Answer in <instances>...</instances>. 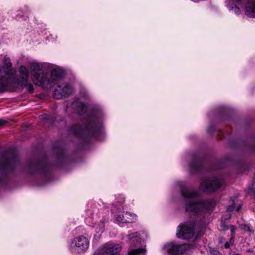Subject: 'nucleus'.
Returning <instances> with one entry per match:
<instances>
[{
  "mask_svg": "<svg viewBox=\"0 0 255 255\" xmlns=\"http://www.w3.org/2000/svg\"><path fill=\"white\" fill-rule=\"evenodd\" d=\"M209 252L210 255H222L221 253L216 248L209 247Z\"/></svg>",
  "mask_w": 255,
  "mask_h": 255,
  "instance_id": "nucleus-27",
  "label": "nucleus"
},
{
  "mask_svg": "<svg viewBox=\"0 0 255 255\" xmlns=\"http://www.w3.org/2000/svg\"><path fill=\"white\" fill-rule=\"evenodd\" d=\"M248 253H253V251L252 250H248L247 251Z\"/></svg>",
  "mask_w": 255,
  "mask_h": 255,
  "instance_id": "nucleus-38",
  "label": "nucleus"
},
{
  "mask_svg": "<svg viewBox=\"0 0 255 255\" xmlns=\"http://www.w3.org/2000/svg\"><path fill=\"white\" fill-rule=\"evenodd\" d=\"M136 233H132V234L129 235L128 236V239L130 241L131 247L140 245L141 244V239L136 236H134V235Z\"/></svg>",
  "mask_w": 255,
  "mask_h": 255,
  "instance_id": "nucleus-22",
  "label": "nucleus"
},
{
  "mask_svg": "<svg viewBox=\"0 0 255 255\" xmlns=\"http://www.w3.org/2000/svg\"><path fill=\"white\" fill-rule=\"evenodd\" d=\"M229 229L231 230V236H235V232L236 230L237 229V228L236 226L231 225L230 226Z\"/></svg>",
  "mask_w": 255,
  "mask_h": 255,
  "instance_id": "nucleus-31",
  "label": "nucleus"
},
{
  "mask_svg": "<svg viewBox=\"0 0 255 255\" xmlns=\"http://www.w3.org/2000/svg\"><path fill=\"white\" fill-rule=\"evenodd\" d=\"M196 221L192 220L180 223L177 227L176 236L178 239L189 240L195 234Z\"/></svg>",
  "mask_w": 255,
  "mask_h": 255,
  "instance_id": "nucleus-8",
  "label": "nucleus"
},
{
  "mask_svg": "<svg viewBox=\"0 0 255 255\" xmlns=\"http://www.w3.org/2000/svg\"><path fill=\"white\" fill-rule=\"evenodd\" d=\"M249 190L252 192H253L254 195L255 196V188H254L253 187L249 188Z\"/></svg>",
  "mask_w": 255,
  "mask_h": 255,
  "instance_id": "nucleus-36",
  "label": "nucleus"
},
{
  "mask_svg": "<svg viewBox=\"0 0 255 255\" xmlns=\"http://www.w3.org/2000/svg\"><path fill=\"white\" fill-rule=\"evenodd\" d=\"M216 125L213 123H211L208 127L207 131L208 134L213 135L215 131H217V136L218 140H222L226 137V135H230L232 132V128L230 126H227L224 130L221 128L216 129Z\"/></svg>",
  "mask_w": 255,
  "mask_h": 255,
  "instance_id": "nucleus-12",
  "label": "nucleus"
},
{
  "mask_svg": "<svg viewBox=\"0 0 255 255\" xmlns=\"http://www.w3.org/2000/svg\"><path fill=\"white\" fill-rule=\"evenodd\" d=\"M241 209V206L239 205L236 209L237 211L239 212Z\"/></svg>",
  "mask_w": 255,
  "mask_h": 255,
  "instance_id": "nucleus-37",
  "label": "nucleus"
},
{
  "mask_svg": "<svg viewBox=\"0 0 255 255\" xmlns=\"http://www.w3.org/2000/svg\"><path fill=\"white\" fill-rule=\"evenodd\" d=\"M221 227L222 228L223 231H227L229 229L230 226H229L226 223L225 221L221 220Z\"/></svg>",
  "mask_w": 255,
  "mask_h": 255,
  "instance_id": "nucleus-29",
  "label": "nucleus"
},
{
  "mask_svg": "<svg viewBox=\"0 0 255 255\" xmlns=\"http://www.w3.org/2000/svg\"><path fill=\"white\" fill-rule=\"evenodd\" d=\"M230 246L231 244L228 242H226L225 244H224V247L226 249H229L230 247Z\"/></svg>",
  "mask_w": 255,
  "mask_h": 255,
  "instance_id": "nucleus-34",
  "label": "nucleus"
},
{
  "mask_svg": "<svg viewBox=\"0 0 255 255\" xmlns=\"http://www.w3.org/2000/svg\"><path fill=\"white\" fill-rule=\"evenodd\" d=\"M234 11L236 13H237V14H239L241 13V9L240 8H239V7L236 6L234 8Z\"/></svg>",
  "mask_w": 255,
  "mask_h": 255,
  "instance_id": "nucleus-32",
  "label": "nucleus"
},
{
  "mask_svg": "<svg viewBox=\"0 0 255 255\" xmlns=\"http://www.w3.org/2000/svg\"><path fill=\"white\" fill-rule=\"evenodd\" d=\"M235 255H241L239 253H235Z\"/></svg>",
  "mask_w": 255,
  "mask_h": 255,
  "instance_id": "nucleus-39",
  "label": "nucleus"
},
{
  "mask_svg": "<svg viewBox=\"0 0 255 255\" xmlns=\"http://www.w3.org/2000/svg\"><path fill=\"white\" fill-rule=\"evenodd\" d=\"M223 185V181L217 177H206L200 184V189L205 193H215Z\"/></svg>",
  "mask_w": 255,
  "mask_h": 255,
  "instance_id": "nucleus-9",
  "label": "nucleus"
},
{
  "mask_svg": "<svg viewBox=\"0 0 255 255\" xmlns=\"http://www.w3.org/2000/svg\"><path fill=\"white\" fill-rule=\"evenodd\" d=\"M7 123V122L0 119V126L4 125Z\"/></svg>",
  "mask_w": 255,
  "mask_h": 255,
  "instance_id": "nucleus-35",
  "label": "nucleus"
},
{
  "mask_svg": "<svg viewBox=\"0 0 255 255\" xmlns=\"http://www.w3.org/2000/svg\"><path fill=\"white\" fill-rule=\"evenodd\" d=\"M116 220L123 223H131L136 221L137 216L135 214L128 212L119 213L116 214Z\"/></svg>",
  "mask_w": 255,
  "mask_h": 255,
  "instance_id": "nucleus-16",
  "label": "nucleus"
},
{
  "mask_svg": "<svg viewBox=\"0 0 255 255\" xmlns=\"http://www.w3.org/2000/svg\"><path fill=\"white\" fill-rule=\"evenodd\" d=\"M204 159L203 156L197 154L193 155L192 160L189 163L191 174L202 173L206 171L204 165Z\"/></svg>",
  "mask_w": 255,
  "mask_h": 255,
  "instance_id": "nucleus-11",
  "label": "nucleus"
},
{
  "mask_svg": "<svg viewBox=\"0 0 255 255\" xmlns=\"http://www.w3.org/2000/svg\"><path fill=\"white\" fill-rule=\"evenodd\" d=\"M87 106L84 103H80V104L77 106V110L78 113L80 115H84L87 111Z\"/></svg>",
  "mask_w": 255,
  "mask_h": 255,
  "instance_id": "nucleus-23",
  "label": "nucleus"
},
{
  "mask_svg": "<svg viewBox=\"0 0 255 255\" xmlns=\"http://www.w3.org/2000/svg\"><path fill=\"white\" fill-rule=\"evenodd\" d=\"M237 198V197H235V196H233V197H230V202L231 203V204L229 206V208H228V210L229 211H232L235 209L236 200Z\"/></svg>",
  "mask_w": 255,
  "mask_h": 255,
  "instance_id": "nucleus-26",
  "label": "nucleus"
},
{
  "mask_svg": "<svg viewBox=\"0 0 255 255\" xmlns=\"http://www.w3.org/2000/svg\"><path fill=\"white\" fill-rule=\"evenodd\" d=\"M218 117L221 122L224 120H230L231 118V112L226 108H221L218 111Z\"/></svg>",
  "mask_w": 255,
  "mask_h": 255,
  "instance_id": "nucleus-21",
  "label": "nucleus"
},
{
  "mask_svg": "<svg viewBox=\"0 0 255 255\" xmlns=\"http://www.w3.org/2000/svg\"><path fill=\"white\" fill-rule=\"evenodd\" d=\"M180 190L181 195L184 199H194L199 195L197 191H191L185 185H181Z\"/></svg>",
  "mask_w": 255,
  "mask_h": 255,
  "instance_id": "nucleus-18",
  "label": "nucleus"
},
{
  "mask_svg": "<svg viewBox=\"0 0 255 255\" xmlns=\"http://www.w3.org/2000/svg\"><path fill=\"white\" fill-rule=\"evenodd\" d=\"M241 228L242 230L247 231L250 233H252L253 231L250 228V226L247 224H242L241 225Z\"/></svg>",
  "mask_w": 255,
  "mask_h": 255,
  "instance_id": "nucleus-30",
  "label": "nucleus"
},
{
  "mask_svg": "<svg viewBox=\"0 0 255 255\" xmlns=\"http://www.w3.org/2000/svg\"><path fill=\"white\" fill-rule=\"evenodd\" d=\"M236 165L239 173H243L245 172H248L250 170V164L242 160H238L236 163Z\"/></svg>",
  "mask_w": 255,
  "mask_h": 255,
  "instance_id": "nucleus-19",
  "label": "nucleus"
},
{
  "mask_svg": "<svg viewBox=\"0 0 255 255\" xmlns=\"http://www.w3.org/2000/svg\"><path fill=\"white\" fill-rule=\"evenodd\" d=\"M52 165L49 162L47 155H43L36 162L33 160V185L34 182V174L40 175V180L44 182L49 181L52 177L51 170Z\"/></svg>",
  "mask_w": 255,
  "mask_h": 255,
  "instance_id": "nucleus-5",
  "label": "nucleus"
},
{
  "mask_svg": "<svg viewBox=\"0 0 255 255\" xmlns=\"http://www.w3.org/2000/svg\"><path fill=\"white\" fill-rule=\"evenodd\" d=\"M88 239L84 236H80L75 238L72 241L71 246L77 249L79 253L84 252L89 247Z\"/></svg>",
  "mask_w": 255,
  "mask_h": 255,
  "instance_id": "nucleus-15",
  "label": "nucleus"
},
{
  "mask_svg": "<svg viewBox=\"0 0 255 255\" xmlns=\"http://www.w3.org/2000/svg\"><path fill=\"white\" fill-rule=\"evenodd\" d=\"M235 237L234 236H231V238L230 239V240H229V243L230 244H231V245H233L234 243V239Z\"/></svg>",
  "mask_w": 255,
  "mask_h": 255,
  "instance_id": "nucleus-33",
  "label": "nucleus"
},
{
  "mask_svg": "<svg viewBox=\"0 0 255 255\" xmlns=\"http://www.w3.org/2000/svg\"><path fill=\"white\" fill-rule=\"evenodd\" d=\"M145 252V250L142 248L132 249L128 252V255H139Z\"/></svg>",
  "mask_w": 255,
  "mask_h": 255,
  "instance_id": "nucleus-24",
  "label": "nucleus"
},
{
  "mask_svg": "<svg viewBox=\"0 0 255 255\" xmlns=\"http://www.w3.org/2000/svg\"><path fill=\"white\" fill-rule=\"evenodd\" d=\"M53 155L55 159L53 166L61 169L71 162L70 156L66 153L64 145L56 142L52 145Z\"/></svg>",
  "mask_w": 255,
  "mask_h": 255,
  "instance_id": "nucleus-7",
  "label": "nucleus"
},
{
  "mask_svg": "<svg viewBox=\"0 0 255 255\" xmlns=\"http://www.w3.org/2000/svg\"><path fill=\"white\" fill-rule=\"evenodd\" d=\"M31 168H32V162L30 160H29L28 161L26 166H25L23 167V169L24 170H25L27 172H30L31 171Z\"/></svg>",
  "mask_w": 255,
  "mask_h": 255,
  "instance_id": "nucleus-28",
  "label": "nucleus"
},
{
  "mask_svg": "<svg viewBox=\"0 0 255 255\" xmlns=\"http://www.w3.org/2000/svg\"><path fill=\"white\" fill-rule=\"evenodd\" d=\"M217 204L213 199L187 201L184 205L185 211L194 216L205 217L206 214L214 210Z\"/></svg>",
  "mask_w": 255,
  "mask_h": 255,
  "instance_id": "nucleus-4",
  "label": "nucleus"
},
{
  "mask_svg": "<svg viewBox=\"0 0 255 255\" xmlns=\"http://www.w3.org/2000/svg\"><path fill=\"white\" fill-rule=\"evenodd\" d=\"M72 89L68 84L57 85L53 92V96L56 99L67 97L72 93Z\"/></svg>",
  "mask_w": 255,
  "mask_h": 255,
  "instance_id": "nucleus-14",
  "label": "nucleus"
},
{
  "mask_svg": "<svg viewBox=\"0 0 255 255\" xmlns=\"http://www.w3.org/2000/svg\"><path fill=\"white\" fill-rule=\"evenodd\" d=\"M254 144H249L247 141L241 138L234 139L230 141V144L234 149L248 148L252 152H255V136L253 137Z\"/></svg>",
  "mask_w": 255,
  "mask_h": 255,
  "instance_id": "nucleus-13",
  "label": "nucleus"
},
{
  "mask_svg": "<svg viewBox=\"0 0 255 255\" xmlns=\"http://www.w3.org/2000/svg\"><path fill=\"white\" fill-rule=\"evenodd\" d=\"M19 165L20 163L16 153L12 152L7 157L2 156L0 159V183L3 182L7 173L12 172Z\"/></svg>",
  "mask_w": 255,
  "mask_h": 255,
  "instance_id": "nucleus-6",
  "label": "nucleus"
},
{
  "mask_svg": "<svg viewBox=\"0 0 255 255\" xmlns=\"http://www.w3.org/2000/svg\"><path fill=\"white\" fill-rule=\"evenodd\" d=\"M190 249L188 244L169 243L164 246V250L169 255H183Z\"/></svg>",
  "mask_w": 255,
  "mask_h": 255,
  "instance_id": "nucleus-10",
  "label": "nucleus"
},
{
  "mask_svg": "<svg viewBox=\"0 0 255 255\" xmlns=\"http://www.w3.org/2000/svg\"><path fill=\"white\" fill-rule=\"evenodd\" d=\"M42 119L45 120L48 123H49L51 125H54L55 123V118L54 117H51L49 115H42Z\"/></svg>",
  "mask_w": 255,
  "mask_h": 255,
  "instance_id": "nucleus-25",
  "label": "nucleus"
},
{
  "mask_svg": "<svg viewBox=\"0 0 255 255\" xmlns=\"http://www.w3.org/2000/svg\"><path fill=\"white\" fill-rule=\"evenodd\" d=\"M122 247L120 245H110L105 247L100 255H120Z\"/></svg>",
  "mask_w": 255,
  "mask_h": 255,
  "instance_id": "nucleus-17",
  "label": "nucleus"
},
{
  "mask_svg": "<svg viewBox=\"0 0 255 255\" xmlns=\"http://www.w3.org/2000/svg\"><path fill=\"white\" fill-rule=\"evenodd\" d=\"M43 65L35 60H33V84L35 85V81L39 78L41 75H36L35 71H42Z\"/></svg>",
  "mask_w": 255,
  "mask_h": 255,
  "instance_id": "nucleus-20",
  "label": "nucleus"
},
{
  "mask_svg": "<svg viewBox=\"0 0 255 255\" xmlns=\"http://www.w3.org/2000/svg\"><path fill=\"white\" fill-rule=\"evenodd\" d=\"M44 68H46L49 73H43L37 80H36L35 83V85L41 86L43 89L48 90L56 82L64 78V72L60 68L55 67V65L49 63L45 64Z\"/></svg>",
  "mask_w": 255,
  "mask_h": 255,
  "instance_id": "nucleus-3",
  "label": "nucleus"
},
{
  "mask_svg": "<svg viewBox=\"0 0 255 255\" xmlns=\"http://www.w3.org/2000/svg\"><path fill=\"white\" fill-rule=\"evenodd\" d=\"M102 116L103 111L100 108L92 107L83 124L76 123L68 128L69 133L78 138L82 142V149H84L85 146L90 144L93 139H102L103 123L99 120Z\"/></svg>",
  "mask_w": 255,
  "mask_h": 255,
  "instance_id": "nucleus-1",
  "label": "nucleus"
},
{
  "mask_svg": "<svg viewBox=\"0 0 255 255\" xmlns=\"http://www.w3.org/2000/svg\"><path fill=\"white\" fill-rule=\"evenodd\" d=\"M3 63L0 67V92L24 87H27L28 91L32 92V85L27 83L29 72L27 68L24 66L19 67L20 77L18 78L8 57H4Z\"/></svg>",
  "mask_w": 255,
  "mask_h": 255,
  "instance_id": "nucleus-2",
  "label": "nucleus"
}]
</instances>
